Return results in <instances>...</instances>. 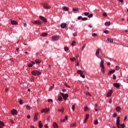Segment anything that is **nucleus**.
I'll return each mask as SVG.
<instances>
[{
    "label": "nucleus",
    "instance_id": "nucleus-35",
    "mask_svg": "<svg viewBox=\"0 0 128 128\" xmlns=\"http://www.w3.org/2000/svg\"><path fill=\"white\" fill-rule=\"evenodd\" d=\"M70 60H71V62H75L76 58H70Z\"/></svg>",
    "mask_w": 128,
    "mask_h": 128
},
{
    "label": "nucleus",
    "instance_id": "nucleus-47",
    "mask_svg": "<svg viewBox=\"0 0 128 128\" xmlns=\"http://www.w3.org/2000/svg\"><path fill=\"white\" fill-rule=\"evenodd\" d=\"M92 16H94V14H90L88 16V18H92Z\"/></svg>",
    "mask_w": 128,
    "mask_h": 128
},
{
    "label": "nucleus",
    "instance_id": "nucleus-19",
    "mask_svg": "<svg viewBox=\"0 0 128 128\" xmlns=\"http://www.w3.org/2000/svg\"><path fill=\"white\" fill-rule=\"evenodd\" d=\"M68 7H67V6H64L62 8V10H64L65 12H68Z\"/></svg>",
    "mask_w": 128,
    "mask_h": 128
},
{
    "label": "nucleus",
    "instance_id": "nucleus-59",
    "mask_svg": "<svg viewBox=\"0 0 128 128\" xmlns=\"http://www.w3.org/2000/svg\"><path fill=\"white\" fill-rule=\"evenodd\" d=\"M64 120H66L65 119H60L61 122H64Z\"/></svg>",
    "mask_w": 128,
    "mask_h": 128
},
{
    "label": "nucleus",
    "instance_id": "nucleus-50",
    "mask_svg": "<svg viewBox=\"0 0 128 128\" xmlns=\"http://www.w3.org/2000/svg\"><path fill=\"white\" fill-rule=\"evenodd\" d=\"M98 36V34L96 33H93L92 34V36Z\"/></svg>",
    "mask_w": 128,
    "mask_h": 128
},
{
    "label": "nucleus",
    "instance_id": "nucleus-2",
    "mask_svg": "<svg viewBox=\"0 0 128 128\" xmlns=\"http://www.w3.org/2000/svg\"><path fill=\"white\" fill-rule=\"evenodd\" d=\"M32 74L33 76H40L42 74V72L38 70H34L32 71Z\"/></svg>",
    "mask_w": 128,
    "mask_h": 128
},
{
    "label": "nucleus",
    "instance_id": "nucleus-27",
    "mask_svg": "<svg viewBox=\"0 0 128 128\" xmlns=\"http://www.w3.org/2000/svg\"><path fill=\"white\" fill-rule=\"evenodd\" d=\"M114 72H116V70H112L109 72V74H114Z\"/></svg>",
    "mask_w": 128,
    "mask_h": 128
},
{
    "label": "nucleus",
    "instance_id": "nucleus-14",
    "mask_svg": "<svg viewBox=\"0 0 128 128\" xmlns=\"http://www.w3.org/2000/svg\"><path fill=\"white\" fill-rule=\"evenodd\" d=\"M88 118H90V114H86V118L84 122V124H86V120H88Z\"/></svg>",
    "mask_w": 128,
    "mask_h": 128
},
{
    "label": "nucleus",
    "instance_id": "nucleus-36",
    "mask_svg": "<svg viewBox=\"0 0 128 128\" xmlns=\"http://www.w3.org/2000/svg\"><path fill=\"white\" fill-rule=\"evenodd\" d=\"M125 126H124V124H120V128H124Z\"/></svg>",
    "mask_w": 128,
    "mask_h": 128
},
{
    "label": "nucleus",
    "instance_id": "nucleus-61",
    "mask_svg": "<svg viewBox=\"0 0 128 128\" xmlns=\"http://www.w3.org/2000/svg\"><path fill=\"white\" fill-rule=\"evenodd\" d=\"M11 124H14V122L12 120H10Z\"/></svg>",
    "mask_w": 128,
    "mask_h": 128
},
{
    "label": "nucleus",
    "instance_id": "nucleus-26",
    "mask_svg": "<svg viewBox=\"0 0 128 128\" xmlns=\"http://www.w3.org/2000/svg\"><path fill=\"white\" fill-rule=\"evenodd\" d=\"M105 26H110V22H107L105 23Z\"/></svg>",
    "mask_w": 128,
    "mask_h": 128
},
{
    "label": "nucleus",
    "instance_id": "nucleus-37",
    "mask_svg": "<svg viewBox=\"0 0 128 128\" xmlns=\"http://www.w3.org/2000/svg\"><path fill=\"white\" fill-rule=\"evenodd\" d=\"M98 124V120H96L94 122V124Z\"/></svg>",
    "mask_w": 128,
    "mask_h": 128
},
{
    "label": "nucleus",
    "instance_id": "nucleus-23",
    "mask_svg": "<svg viewBox=\"0 0 128 128\" xmlns=\"http://www.w3.org/2000/svg\"><path fill=\"white\" fill-rule=\"evenodd\" d=\"M38 126L40 128H42L43 126L42 124V121L40 120L38 122Z\"/></svg>",
    "mask_w": 128,
    "mask_h": 128
},
{
    "label": "nucleus",
    "instance_id": "nucleus-57",
    "mask_svg": "<svg viewBox=\"0 0 128 128\" xmlns=\"http://www.w3.org/2000/svg\"><path fill=\"white\" fill-rule=\"evenodd\" d=\"M113 79L114 80H116V76L114 74L113 75Z\"/></svg>",
    "mask_w": 128,
    "mask_h": 128
},
{
    "label": "nucleus",
    "instance_id": "nucleus-46",
    "mask_svg": "<svg viewBox=\"0 0 128 128\" xmlns=\"http://www.w3.org/2000/svg\"><path fill=\"white\" fill-rule=\"evenodd\" d=\"M75 44H76V41H73L72 43V46H74Z\"/></svg>",
    "mask_w": 128,
    "mask_h": 128
},
{
    "label": "nucleus",
    "instance_id": "nucleus-17",
    "mask_svg": "<svg viewBox=\"0 0 128 128\" xmlns=\"http://www.w3.org/2000/svg\"><path fill=\"white\" fill-rule=\"evenodd\" d=\"M38 113L35 114L34 116V122H36V120H38Z\"/></svg>",
    "mask_w": 128,
    "mask_h": 128
},
{
    "label": "nucleus",
    "instance_id": "nucleus-39",
    "mask_svg": "<svg viewBox=\"0 0 128 128\" xmlns=\"http://www.w3.org/2000/svg\"><path fill=\"white\" fill-rule=\"evenodd\" d=\"M86 44H85L82 46V50H84V48H86Z\"/></svg>",
    "mask_w": 128,
    "mask_h": 128
},
{
    "label": "nucleus",
    "instance_id": "nucleus-44",
    "mask_svg": "<svg viewBox=\"0 0 128 128\" xmlns=\"http://www.w3.org/2000/svg\"><path fill=\"white\" fill-rule=\"evenodd\" d=\"M28 68H32V64H30L28 65Z\"/></svg>",
    "mask_w": 128,
    "mask_h": 128
},
{
    "label": "nucleus",
    "instance_id": "nucleus-32",
    "mask_svg": "<svg viewBox=\"0 0 128 128\" xmlns=\"http://www.w3.org/2000/svg\"><path fill=\"white\" fill-rule=\"evenodd\" d=\"M35 62L38 64H40V60L37 59L35 60Z\"/></svg>",
    "mask_w": 128,
    "mask_h": 128
},
{
    "label": "nucleus",
    "instance_id": "nucleus-29",
    "mask_svg": "<svg viewBox=\"0 0 128 128\" xmlns=\"http://www.w3.org/2000/svg\"><path fill=\"white\" fill-rule=\"evenodd\" d=\"M77 74H80V76L82 74H84V72L80 70H78L77 71Z\"/></svg>",
    "mask_w": 128,
    "mask_h": 128
},
{
    "label": "nucleus",
    "instance_id": "nucleus-22",
    "mask_svg": "<svg viewBox=\"0 0 128 128\" xmlns=\"http://www.w3.org/2000/svg\"><path fill=\"white\" fill-rule=\"evenodd\" d=\"M58 112H64V108H62L61 109L58 110Z\"/></svg>",
    "mask_w": 128,
    "mask_h": 128
},
{
    "label": "nucleus",
    "instance_id": "nucleus-6",
    "mask_svg": "<svg viewBox=\"0 0 128 128\" xmlns=\"http://www.w3.org/2000/svg\"><path fill=\"white\" fill-rule=\"evenodd\" d=\"M116 124L118 128H120V116H118L116 118Z\"/></svg>",
    "mask_w": 128,
    "mask_h": 128
},
{
    "label": "nucleus",
    "instance_id": "nucleus-52",
    "mask_svg": "<svg viewBox=\"0 0 128 128\" xmlns=\"http://www.w3.org/2000/svg\"><path fill=\"white\" fill-rule=\"evenodd\" d=\"M104 33L106 34H108V30H104Z\"/></svg>",
    "mask_w": 128,
    "mask_h": 128
},
{
    "label": "nucleus",
    "instance_id": "nucleus-58",
    "mask_svg": "<svg viewBox=\"0 0 128 128\" xmlns=\"http://www.w3.org/2000/svg\"><path fill=\"white\" fill-rule=\"evenodd\" d=\"M128 119V116H126L124 118V122H126Z\"/></svg>",
    "mask_w": 128,
    "mask_h": 128
},
{
    "label": "nucleus",
    "instance_id": "nucleus-10",
    "mask_svg": "<svg viewBox=\"0 0 128 128\" xmlns=\"http://www.w3.org/2000/svg\"><path fill=\"white\" fill-rule=\"evenodd\" d=\"M48 112H50V108H43L41 110L42 114Z\"/></svg>",
    "mask_w": 128,
    "mask_h": 128
},
{
    "label": "nucleus",
    "instance_id": "nucleus-28",
    "mask_svg": "<svg viewBox=\"0 0 128 128\" xmlns=\"http://www.w3.org/2000/svg\"><path fill=\"white\" fill-rule=\"evenodd\" d=\"M116 112H120V107L117 106L116 108Z\"/></svg>",
    "mask_w": 128,
    "mask_h": 128
},
{
    "label": "nucleus",
    "instance_id": "nucleus-45",
    "mask_svg": "<svg viewBox=\"0 0 128 128\" xmlns=\"http://www.w3.org/2000/svg\"><path fill=\"white\" fill-rule=\"evenodd\" d=\"M54 86H51L50 88H49V90H52L54 89Z\"/></svg>",
    "mask_w": 128,
    "mask_h": 128
},
{
    "label": "nucleus",
    "instance_id": "nucleus-24",
    "mask_svg": "<svg viewBox=\"0 0 128 128\" xmlns=\"http://www.w3.org/2000/svg\"><path fill=\"white\" fill-rule=\"evenodd\" d=\"M76 126V123H73L70 124V128H74Z\"/></svg>",
    "mask_w": 128,
    "mask_h": 128
},
{
    "label": "nucleus",
    "instance_id": "nucleus-16",
    "mask_svg": "<svg viewBox=\"0 0 128 128\" xmlns=\"http://www.w3.org/2000/svg\"><path fill=\"white\" fill-rule=\"evenodd\" d=\"M113 86L116 88H118L120 86V84L118 83H114L113 84Z\"/></svg>",
    "mask_w": 128,
    "mask_h": 128
},
{
    "label": "nucleus",
    "instance_id": "nucleus-20",
    "mask_svg": "<svg viewBox=\"0 0 128 128\" xmlns=\"http://www.w3.org/2000/svg\"><path fill=\"white\" fill-rule=\"evenodd\" d=\"M107 40L108 42H114V40L112 38H108Z\"/></svg>",
    "mask_w": 128,
    "mask_h": 128
},
{
    "label": "nucleus",
    "instance_id": "nucleus-15",
    "mask_svg": "<svg viewBox=\"0 0 128 128\" xmlns=\"http://www.w3.org/2000/svg\"><path fill=\"white\" fill-rule=\"evenodd\" d=\"M10 22H11L13 26L18 24V22L14 20H11Z\"/></svg>",
    "mask_w": 128,
    "mask_h": 128
},
{
    "label": "nucleus",
    "instance_id": "nucleus-1",
    "mask_svg": "<svg viewBox=\"0 0 128 128\" xmlns=\"http://www.w3.org/2000/svg\"><path fill=\"white\" fill-rule=\"evenodd\" d=\"M104 60H102L100 63V66L101 68V71L102 72L103 74H105L106 70H104Z\"/></svg>",
    "mask_w": 128,
    "mask_h": 128
},
{
    "label": "nucleus",
    "instance_id": "nucleus-42",
    "mask_svg": "<svg viewBox=\"0 0 128 128\" xmlns=\"http://www.w3.org/2000/svg\"><path fill=\"white\" fill-rule=\"evenodd\" d=\"M80 76H81V78H86V76H84V74H82L80 75Z\"/></svg>",
    "mask_w": 128,
    "mask_h": 128
},
{
    "label": "nucleus",
    "instance_id": "nucleus-63",
    "mask_svg": "<svg viewBox=\"0 0 128 128\" xmlns=\"http://www.w3.org/2000/svg\"><path fill=\"white\" fill-rule=\"evenodd\" d=\"M88 28H92V24H90L88 26Z\"/></svg>",
    "mask_w": 128,
    "mask_h": 128
},
{
    "label": "nucleus",
    "instance_id": "nucleus-18",
    "mask_svg": "<svg viewBox=\"0 0 128 128\" xmlns=\"http://www.w3.org/2000/svg\"><path fill=\"white\" fill-rule=\"evenodd\" d=\"M4 126V123L2 121H0V128H2Z\"/></svg>",
    "mask_w": 128,
    "mask_h": 128
},
{
    "label": "nucleus",
    "instance_id": "nucleus-8",
    "mask_svg": "<svg viewBox=\"0 0 128 128\" xmlns=\"http://www.w3.org/2000/svg\"><path fill=\"white\" fill-rule=\"evenodd\" d=\"M52 40L56 42V40H60V36H52Z\"/></svg>",
    "mask_w": 128,
    "mask_h": 128
},
{
    "label": "nucleus",
    "instance_id": "nucleus-34",
    "mask_svg": "<svg viewBox=\"0 0 128 128\" xmlns=\"http://www.w3.org/2000/svg\"><path fill=\"white\" fill-rule=\"evenodd\" d=\"M58 100H60V102L62 100V98L60 96L58 97Z\"/></svg>",
    "mask_w": 128,
    "mask_h": 128
},
{
    "label": "nucleus",
    "instance_id": "nucleus-33",
    "mask_svg": "<svg viewBox=\"0 0 128 128\" xmlns=\"http://www.w3.org/2000/svg\"><path fill=\"white\" fill-rule=\"evenodd\" d=\"M84 16H88V14H90V12H85L84 13Z\"/></svg>",
    "mask_w": 128,
    "mask_h": 128
},
{
    "label": "nucleus",
    "instance_id": "nucleus-55",
    "mask_svg": "<svg viewBox=\"0 0 128 128\" xmlns=\"http://www.w3.org/2000/svg\"><path fill=\"white\" fill-rule=\"evenodd\" d=\"M117 114L116 113H114L113 114V118H116Z\"/></svg>",
    "mask_w": 128,
    "mask_h": 128
},
{
    "label": "nucleus",
    "instance_id": "nucleus-56",
    "mask_svg": "<svg viewBox=\"0 0 128 128\" xmlns=\"http://www.w3.org/2000/svg\"><path fill=\"white\" fill-rule=\"evenodd\" d=\"M19 104H22V100H20V101H19Z\"/></svg>",
    "mask_w": 128,
    "mask_h": 128
},
{
    "label": "nucleus",
    "instance_id": "nucleus-13",
    "mask_svg": "<svg viewBox=\"0 0 128 128\" xmlns=\"http://www.w3.org/2000/svg\"><path fill=\"white\" fill-rule=\"evenodd\" d=\"M61 28H66V23H62L60 24Z\"/></svg>",
    "mask_w": 128,
    "mask_h": 128
},
{
    "label": "nucleus",
    "instance_id": "nucleus-48",
    "mask_svg": "<svg viewBox=\"0 0 128 128\" xmlns=\"http://www.w3.org/2000/svg\"><path fill=\"white\" fill-rule=\"evenodd\" d=\"M54 101L52 99H48V102H52Z\"/></svg>",
    "mask_w": 128,
    "mask_h": 128
},
{
    "label": "nucleus",
    "instance_id": "nucleus-9",
    "mask_svg": "<svg viewBox=\"0 0 128 128\" xmlns=\"http://www.w3.org/2000/svg\"><path fill=\"white\" fill-rule=\"evenodd\" d=\"M40 18L42 20V22H48V20L46 18L44 17L43 16H40Z\"/></svg>",
    "mask_w": 128,
    "mask_h": 128
},
{
    "label": "nucleus",
    "instance_id": "nucleus-62",
    "mask_svg": "<svg viewBox=\"0 0 128 128\" xmlns=\"http://www.w3.org/2000/svg\"><path fill=\"white\" fill-rule=\"evenodd\" d=\"M30 128H36V127H34V126H32V125H31V126H30Z\"/></svg>",
    "mask_w": 128,
    "mask_h": 128
},
{
    "label": "nucleus",
    "instance_id": "nucleus-60",
    "mask_svg": "<svg viewBox=\"0 0 128 128\" xmlns=\"http://www.w3.org/2000/svg\"><path fill=\"white\" fill-rule=\"evenodd\" d=\"M82 16H79L78 18V20H82Z\"/></svg>",
    "mask_w": 128,
    "mask_h": 128
},
{
    "label": "nucleus",
    "instance_id": "nucleus-31",
    "mask_svg": "<svg viewBox=\"0 0 128 128\" xmlns=\"http://www.w3.org/2000/svg\"><path fill=\"white\" fill-rule=\"evenodd\" d=\"M72 11L75 12H78V8H73L72 9Z\"/></svg>",
    "mask_w": 128,
    "mask_h": 128
},
{
    "label": "nucleus",
    "instance_id": "nucleus-41",
    "mask_svg": "<svg viewBox=\"0 0 128 128\" xmlns=\"http://www.w3.org/2000/svg\"><path fill=\"white\" fill-rule=\"evenodd\" d=\"M26 108H27V110H30V106H28V105H27L26 106Z\"/></svg>",
    "mask_w": 128,
    "mask_h": 128
},
{
    "label": "nucleus",
    "instance_id": "nucleus-12",
    "mask_svg": "<svg viewBox=\"0 0 128 128\" xmlns=\"http://www.w3.org/2000/svg\"><path fill=\"white\" fill-rule=\"evenodd\" d=\"M112 90H110V92H108L106 96V98H110L112 94Z\"/></svg>",
    "mask_w": 128,
    "mask_h": 128
},
{
    "label": "nucleus",
    "instance_id": "nucleus-11",
    "mask_svg": "<svg viewBox=\"0 0 128 128\" xmlns=\"http://www.w3.org/2000/svg\"><path fill=\"white\" fill-rule=\"evenodd\" d=\"M10 114H12V116H15L16 114H18V111L14 109L12 110L10 112Z\"/></svg>",
    "mask_w": 128,
    "mask_h": 128
},
{
    "label": "nucleus",
    "instance_id": "nucleus-21",
    "mask_svg": "<svg viewBox=\"0 0 128 128\" xmlns=\"http://www.w3.org/2000/svg\"><path fill=\"white\" fill-rule=\"evenodd\" d=\"M53 126H54V128H58V124H56V122H54L53 123Z\"/></svg>",
    "mask_w": 128,
    "mask_h": 128
},
{
    "label": "nucleus",
    "instance_id": "nucleus-51",
    "mask_svg": "<svg viewBox=\"0 0 128 128\" xmlns=\"http://www.w3.org/2000/svg\"><path fill=\"white\" fill-rule=\"evenodd\" d=\"M74 108H76V107H75L74 105H72V110L73 112L74 111Z\"/></svg>",
    "mask_w": 128,
    "mask_h": 128
},
{
    "label": "nucleus",
    "instance_id": "nucleus-25",
    "mask_svg": "<svg viewBox=\"0 0 128 128\" xmlns=\"http://www.w3.org/2000/svg\"><path fill=\"white\" fill-rule=\"evenodd\" d=\"M41 36H48V33L46 32H44V33H42L40 34Z\"/></svg>",
    "mask_w": 128,
    "mask_h": 128
},
{
    "label": "nucleus",
    "instance_id": "nucleus-43",
    "mask_svg": "<svg viewBox=\"0 0 128 128\" xmlns=\"http://www.w3.org/2000/svg\"><path fill=\"white\" fill-rule=\"evenodd\" d=\"M64 50L65 52H68V48L64 47Z\"/></svg>",
    "mask_w": 128,
    "mask_h": 128
},
{
    "label": "nucleus",
    "instance_id": "nucleus-54",
    "mask_svg": "<svg viewBox=\"0 0 128 128\" xmlns=\"http://www.w3.org/2000/svg\"><path fill=\"white\" fill-rule=\"evenodd\" d=\"M102 16H108V14H106V13L104 12V13H103Z\"/></svg>",
    "mask_w": 128,
    "mask_h": 128
},
{
    "label": "nucleus",
    "instance_id": "nucleus-5",
    "mask_svg": "<svg viewBox=\"0 0 128 128\" xmlns=\"http://www.w3.org/2000/svg\"><path fill=\"white\" fill-rule=\"evenodd\" d=\"M60 96H62L64 100H66L68 98V94H64L62 92H60Z\"/></svg>",
    "mask_w": 128,
    "mask_h": 128
},
{
    "label": "nucleus",
    "instance_id": "nucleus-64",
    "mask_svg": "<svg viewBox=\"0 0 128 128\" xmlns=\"http://www.w3.org/2000/svg\"><path fill=\"white\" fill-rule=\"evenodd\" d=\"M8 88L7 87L6 88V90H5V92H8Z\"/></svg>",
    "mask_w": 128,
    "mask_h": 128
},
{
    "label": "nucleus",
    "instance_id": "nucleus-3",
    "mask_svg": "<svg viewBox=\"0 0 128 128\" xmlns=\"http://www.w3.org/2000/svg\"><path fill=\"white\" fill-rule=\"evenodd\" d=\"M44 10H50V6L48 3H44L42 4Z\"/></svg>",
    "mask_w": 128,
    "mask_h": 128
},
{
    "label": "nucleus",
    "instance_id": "nucleus-7",
    "mask_svg": "<svg viewBox=\"0 0 128 128\" xmlns=\"http://www.w3.org/2000/svg\"><path fill=\"white\" fill-rule=\"evenodd\" d=\"M100 50V48H98L97 50L96 51V56H97V58H100V60H102V58L100 56V55H99Z\"/></svg>",
    "mask_w": 128,
    "mask_h": 128
},
{
    "label": "nucleus",
    "instance_id": "nucleus-30",
    "mask_svg": "<svg viewBox=\"0 0 128 128\" xmlns=\"http://www.w3.org/2000/svg\"><path fill=\"white\" fill-rule=\"evenodd\" d=\"M84 110L85 112H88V110H90V108H88V107L87 106H86L84 108Z\"/></svg>",
    "mask_w": 128,
    "mask_h": 128
},
{
    "label": "nucleus",
    "instance_id": "nucleus-49",
    "mask_svg": "<svg viewBox=\"0 0 128 128\" xmlns=\"http://www.w3.org/2000/svg\"><path fill=\"white\" fill-rule=\"evenodd\" d=\"M115 69H116V70H120V67L118 66H116Z\"/></svg>",
    "mask_w": 128,
    "mask_h": 128
},
{
    "label": "nucleus",
    "instance_id": "nucleus-40",
    "mask_svg": "<svg viewBox=\"0 0 128 128\" xmlns=\"http://www.w3.org/2000/svg\"><path fill=\"white\" fill-rule=\"evenodd\" d=\"M82 20H88V18L84 17L82 18Z\"/></svg>",
    "mask_w": 128,
    "mask_h": 128
},
{
    "label": "nucleus",
    "instance_id": "nucleus-38",
    "mask_svg": "<svg viewBox=\"0 0 128 128\" xmlns=\"http://www.w3.org/2000/svg\"><path fill=\"white\" fill-rule=\"evenodd\" d=\"M86 96H92V95L90 94V93L87 92L86 93Z\"/></svg>",
    "mask_w": 128,
    "mask_h": 128
},
{
    "label": "nucleus",
    "instance_id": "nucleus-4",
    "mask_svg": "<svg viewBox=\"0 0 128 128\" xmlns=\"http://www.w3.org/2000/svg\"><path fill=\"white\" fill-rule=\"evenodd\" d=\"M30 22L32 24H42V22H40V20H31Z\"/></svg>",
    "mask_w": 128,
    "mask_h": 128
},
{
    "label": "nucleus",
    "instance_id": "nucleus-53",
    "mask_svg": "<svg viewBox=\"0 0 128 128\" xmlns=\"http://www.w3.org/2000/svg\"><path fill=\"white\" fill-rule=\"evenodd\" d=\"M64 86H66L67 88H70V86L68 85H67L66 84H64Z\"/></svg>",
    "mask_w": 128,
    "mask_h": 128
}]
</instances>
